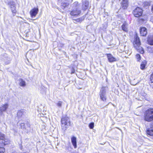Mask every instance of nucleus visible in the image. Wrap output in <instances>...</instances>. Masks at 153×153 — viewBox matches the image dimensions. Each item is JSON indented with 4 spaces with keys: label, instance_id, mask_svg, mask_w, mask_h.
Instances as JSON below:
<instances>
[{
    "label": "nucleus",
    "instance_id": "f257e3e1",
    "mask_svg": "<svg viewBox=\"0 0 153 153\" xmlns=\"http://www.w3.org/2000/svg\"><path fill=\"white\" fill-rule=\"evenodd\" d=\"M143 119L148 122H151L153 120V108L148 109L144 113Z\"/></svg>",
    "mask_w": 153,
    "mask_h": 153
},
{
    "label": "nucleus",
    "instance_id": "f03ea898",
    "mask_svg": "<svg viewBox=\"0 0 153 153\" xmlns=\"http://www.w3.org/2000/svg\"><path fill=\"white\" fill-rule=\"evenodd\" d=\"M134 46L137 50L141 54H143L144 53V51L143 48L140 46V41L139 37H136L135 40L133 43Z\"/></svg>",
    "mask_w": 153,
    "mask_h": 153
},
{
    "label": "nucleus",
    "instance_id": "7ed1b4c3",
    "mask_svg": "<svg viewBox=\"0 0 153 153\" xmlns=\"http://www.w3.org/2000/svg\"><path fill=\"white\" fill-rule=\"evenodd\" d=\"M61 122L62 125H64L65 126L64 128L63 129L65 130L67 129V127L70 126L71 122L69 118L67 116L65 115L63 116L61 120Z\"/></svg>",
    "mask_w": 153,
    "mask_h": 153
},
{
    "label": "nucleus",
    "instance_id": "20e7f679",
    "mask_svg": "<svg viewBox=\"0 0 153 153\" xmlns=\"http://www.w3.org/2000/svg\"><path fill=\"white\" fill-rule=\"evenodd\" d=\"M108 87L107 86L102 87L101 88L100 92L99 94L100 99L104 102L106 100V91Z\"/></svg>",
    "mask_w": 153,
    "mask_h": 153
},
{
    "label": "nucleus",
    "instance_id": "39448f33",
    "mask_svg": "<svg viewBox=\"0 0 153 153\" xmlns=\"http://www.w3.org/2000/svg\"><path fill=\"white\" fill-rule=\"evenodd\" d=\"M71 17H77L79 16L81 13V10L79 8H76L73 9L71 11H69Z\"/></svg>",
    "mask_w": 153,
    "mask_h": 153
},
{
    "label": "nucleus",
    "instance_id": "423d86ee",
    "mask_svg": "<svg viewBox=\"0 0 153 153\" xmlns=\"http://www.w3.org/2000/svg\"><path fill=\"white\" fill-rule=\"evenodd\" d=\"M142 10L139 7H137L133 12V14L134 16L136 17L140 16L142 15Z\"/></svg>",
    "mask_w": 153,
    "mask_h": 153
},
{
    "label": "nucleus",
    "instance_id": "0eeeda50",
    "mask_svg": "<svg viewBox=\"0 0 153 153\" xmlns=\"http://www.w3.org/2000/svg\"><path fill=\"white\" fill-rule=\"evenodd\" d=\"M8 5L9 6L13 16H14L16 12L15 2L10 1L8 2Z\"/></svg>",
    "mask_w": 153,
    "mask_h": 153
},
{
    "label": "nucleus",
    "instance_id": "6e6552de",
    "mask_svg": "<svg viewBox=\"0 0 153 153\" xmlns=\"http://www.w3.org/2000/svg\"><path fill=\"white\" fill-rule=\"evenodd\" d=\"M39 10L38 7H34L30 11V14L31 17H35L38 13Z\"/></svg>",
    "mask_w": 153,
    "mask_h": 153
},
{
    "label": "nucleus",
    "instance_id": "1a4fd4ad",
    "mask_svg": "<svg viewBox=\"0 0 153 153\" xmlns=\"http://www.w3.org/2000/svg\"><path fill=\"white\" fill-rule=\"evenodd\" d=\"M107 56L108 60L110 62H112L117 61V59L114 57L111 54H107Z\"/></svg>",
    "mask_w": 153,
    "mask_h": 153
},
{
    "label": "nucleus",
    "instance_id": "9d476101",
    "mask_svg": "<svg viewBox=\"0 0 153 153\" xmlns=\"http://www.w3.org/2000/svg\"><path fill=\"white\" fill-rule=\"evenodd\" d=\"M8 107V105L7 103L2 105L0 107V113L2 114L3 112L5 111Z\"/></svg>",
    "mask_w": 153,
    "mask_h": 153
},
{
    "label": "nucleus",
    "instance_id": "9b49d317",
    "mask_svg": "<svg viewBox=\"0 0 153 153\" xmlns=\"http://www.w3.org/2000/svg\"><path fill=\"white\" fill-rule=\"evenodd\" d=\"M140 32L141 36H145L147 33V30L146 28L142 27L140 29Z\"/></svg>",
    "mask_w": 153,
    "mask_h": 153
},
{
    "label": "nucleus",
    "instance_id": "f8f14e48",
    "mask_svg": "<svg viewBox=\"0 0 153 153\" xmlns=\"http://www.w3.org/2000/svg\"><path fill=\"white\" fill-rule=\"evenodd\" d=\"M89 7V3L87 1H85L83 2V4L82 6V9L83 10H85L87 9Z\"/></svg>",
    "mask_w": 153,
    "mask_h": 153
},
{
    "label": "nucleus",
    "instance_id": "ddd939ff",
    "mask_svg": "<svg viewBox=\"0 0 153 153\" xmlns=\"http://www.w3.org/2000/svg\"><path fill=\"white\" fill-rule=\"evenodd\" d=\"M146 133L150 136L153 135V127L150 126V128H148L146 130Z\"/></svg>",
    "mask_w": 153,
    "mask_h": 153
},
{
    "label": "nucleus",
    "instance_id": "4468645a",
    "mask_svg": "<svg viewBox=\"0 0 153 153\" xmlns=\"http://www.w3.org/2000/svg\"><path fill=\"white\" fill-rule=\"evenodd\" d=\"M71 141L72 144L74 148H76L77 147L76 138L74 136L72 137L71 138Z\"/></svg>",
    "mask_w": 153,
    "mask_h": 153
},
{
    "label": "nucleus",
    "instance_id": "2eb2a0df",
    "mask_svg": "<svg viewBox=\"0 0 153 153\" xmlns=\"http://www.w3.org/2000/svg\"><path fill=\"white\" fill-rule=\"evenodd\" d=\"M85 17L83 16L79 18L73 19L74 21V22L76 23V22H81L85 19Z\"/></svg>",
    "mask_w": 153,
    "mask_h": 153
},
{
    "label": "nucleus",
    "instance_id": "dca6fc26",
    "mask_svg": "<svg viewBox=\"0 0 153 153\" xmlns=\"http://www.w3.org/2000/svg\"><path fill=\"white\" fill-rule=\"evenodd\" d=\"M128 24L126 22H125L123 23V24L122 26V28L123 30L126 32H128Z\"/></svg>",
    "mask_w": 153,
    "mask_h": 153
},
{
    "label": "nucleus",
    "instance_id": "f3484780",
    "mask_svg": "<svg viewBox=\"0 0 153 153\" xmlns=\"http://www.w3.org/2000/svg\"><path fill=\"white\" fill-rule=\"evenodd\" d=\"M147 41L149 45H153V36L149 37Z\"/></svg>",
    "mask_w": 153,
    "mask_h": 153
},
{
    "label": "nucleus",
    "instance_id": "a211bd4d",
    "mask_svg": "<svg viewBox=\"0 0 153 153\" xmlns=\"http://www.w3.org/2000/svg\"><path fill=\"white\" fill-rule=\"evenodd\" d=\"M146 64V61L145 60H144L141 63L140 65V69L142 70H144L145 68Z\"/></svg>",
    "mask_w": 153,
    "mask_h": 153
},
{
    "label": "nucleus",
    "instance_id": "6ab92c4d",
    "mask_svg": "<svg viewBox=\"0 0 153 153\" xmlns=\"http://www.w3.org/2000/svg\"><path fill=\"white\" fill-rule=\"evenodd\" d=\"M19 85L21 86H25L26 85L25 82L22 79H19Z\"/></svg>",
    "mask_w": 153,
    "mask_h": 153
},
{
    "label": "nucleus",
    "instance_id": "aec40b11",
    "mask_svg": "<svg viewBox=\"0 0 153 153\" xmlns=\"http://www.w3.org/2000/svg\"><path fill=\"white\" fill-rule=\"evenodd\" d=\"M69 3L68 2H62L61 5V8L63 9H64L68 5Z\"/></svg>",
    "mask_w": 153,
    "mask_h": 153
},
{
    "label": "nucleus",
    "instance_id": "412c9836",
    "mask_svg": "<svg viewBox=\"0 0 153 153\" xmlns=\"http://www.w3.org/2000/svg\"><path fill=\"white\" fill-rule=\"evenodd\" d=\"M24 112L23 111H19L17 113V117L19 118H20L24 115Z\"/></svg>",
    "mask_w": 153,
    "mask_h": 153
},
{
    "label": "nucleus",
    "instance_id": "4be33fe9",
    "mask_svg": "<svg viewBox=\"0 0 153 153\" xmlns=\"http://www.w3.org/2000/svg\"><path fill=\"white\" fill-rule=\"evenodd\" d=\"M4 135L2 133L0 132V140H1V141H3V142H4L6 143L5 140H4Z\"/></svg>",
    "mask_w": 153,
    "mask_h": 153
},
{
    "label": "nucleus",
    "instance_id": "5701e85b",
    "mask_svg": "<svg viewBox=\"0 0 153 153\" xmlns=\"http://www.w3.org/2000/svg\"><path fill=\"white\" fill-rule=\"evenodd\" d=\"M72 6L74 7V8H78V2L77 1L75 2L73 4Z\"/></svg>",
    "mask_w": 153,
    "mask_h": 153
},
{
    "label": "nucleus",
    "instance_id": "b1692460",
    "mask_svg": "<svg viewBox=\"0 0 153 153\" xmlns=\"http://www.w3.org/2000/svg\"><path fill=\"white\" fill-rule=\"evenodd\" d=\"M128 4H122V8L124 9H126L128 7Z\"/></svg>",
    "mask_w": 153,
    "mask_h": 153
},
{
    "label": "nucleus",
    "instance_id": "393cba45",
    "mask_svg": "<svg viewBox=\"0 0 153 153\" xmlns=\"http://www.w3.org/2000/svg\"><path fill=\"white\" fill-rule=\"evenodd\" d=\"M62 102L61 101H59L56 103V105L59 107H61L62 105Z\"/></svg>",
    "mask_w": 153,
    "mask_h": 153
},
{
    "label": "nucleus",
    "instance_id": "a878e982",
    "mask_svg": "<svg viewBox=\"0 0 153 153\" xmlns=\"http://www.w3.org/2000/svg\"><path fill=\"white\" fill-rule=\"evenodd\" d=\"M94 123L92 122L90 123L89 124V126L90 128L93 129L94 127Z\"/></svg>",
    "mask_w": 153,
    "mask_h": 153
},
{
    "label": "nucleus",
    "instance_id": "bb28decb",
    "mask_svg": "<svg viewBox=\"0 0 153 153\" xmlns=\"http://www.w3.org/2000/svg\"><path fill=\"white\" fill-rule=\"evenodd\" d=\"M136 57L138 61H139L141 57L140 54H137L136 55Z\"/></svg>",
    "mask_w": 153,
    "mask_h": 153
},
{
    "label": "nucleus",
    "instance_id": "cd10ccee",
    "mask_svg": "<svg viewBox=\"0 0 153 153\" xmlns=\"http://www.w3.org/2000/svg\"><path fill=\"white\" fill-rule=\"evenodd\" d=\"M5 151V149L4 147H0V153H4Z\"/></svg>",
    "mask_w": 153,
    "mask_h": 153
},
{
    "label": "nucleus",
    "instance_id": "c85d7f7f",
    "mask_svg": "<svg viewBox=\"0 0 153 153\" xmlns=\"http://www.w3.org/2000/svg\"><path fill=\"white\" fill-rule=\"evenodd\" d=\"M21 128L23 129H25V123H20Z\"/></svg>",
    "mask_w": 153,
    "mask_h": 153
},
{
    "label": "nucleus",
    "instance_id": "c756f323",
    "mask_svg": "<svg viewBox=\"0 0 153 153\" xmlns=\"http://www.w3.org/2000/svg\"><path fill=\"white\" fill-rule=\"evenodd\" d=\"M7 144V143H5V142L3 141H0V146H4Z\"/></svg>",
    "mask_w": 153,
    "mask_h": 153
},
{
    "label": "nucleus",
    "instance_id": "7c9ffc66",
    "mask_svg": "<svg viewBox=\"0 0 153 153\" xmlns=\"http://www.w3.org/2000/svg\"><path fill=\"white\" fill-rule=\"evenodd\" d=\"M150 80L153 83V72L151 74L150 76Z\"/></svg>",
    "mask_w": 153,
    "mask_h": 153
},
{
    "label": "nucleus",
    "instance_id": "2f4dec72",
    "mask_svg": "<svg viewBox=\"0 0 153 153\" xmlns=\"http://www.w3.org/2000/svg\"><path fill=\"white\" fill-rule=\"evenodd\" d=\"M128 4V0L123 1L122 4Z\"/></svg>",
    "mask_w": 153,
    "mask_h": 153
},
{
    "label": "nucleus",
    "instance_id": "473e14b6",
    "mask_svg": "<svg viewBox=\"0 0 153 153\" xmlns=\"http://www.w3.org/2000/svg\"><path fill=\"white\" fill-rule=\"evenodd\" d=\"M75 72L74 69L73 68L71 71V74H73Z\"/></svg>",
    "mask_w": 153,
    "mask_h": 153
},
{
    "label": "nucleus",
    "instance_id": "72a5a7b5",
    "mask_svg": "<svg viewBox=\"0 0 153 153\" xmlns=\"http://www.w3.org/2000/svg\"><path fill=\"white\" fill-rule=\"evenodd\" d=\"M151 47H150V48H148V50H149V51L150 52H153V50H152L151 51H149V49H151Z\"/></svg>",
    "mask_w": 153,
    "mask_h": 153
},
{
    "label": "nucleus",
    "instance_id": "f704fd0d",
    "mask_svg": "<svg viewBox=\"0 0 153 153\" xmlns=\"http://www.w3.org/2000/svg\"><path fill=\"white\" fill-rule=\"evenodd\" d=\"M152 121L153 122L150 124V126L153 127V120Z\"/></svg>",
    "mask_w": 153,
    "mask_h": 153
},
{
    "label": "nucleus",
    "instance_id": "c9c22d12",
    "mask_svg": "<svg viewBox=\"0 0 153 153\" xmlns=\"http://www.w3.org/2000/svg\"><path fill=\"white\" fill-rule=\"evenodd\" d=\"M27 126L28 127H30V125L29 123H27Z\"/></svg>",
    "mask_w": 153,
    "mask_h": 153
},
{
    "label": "nucleus",
    "instance_id": "e433bc0d",
    "mask_svg": "<svg viewBox=\"0 0 153 153\" xmlns=\"http://www.w3.org/2000/svg\"><path fill=\"white\" fill-rule=\"evenodd\" d=\"M19 148H20V149H21V150H22V145L20 146Z\"/></svg>",
    "mask_w": 153,
    "mask_h": 153
},
{
    "label": "nucleus",
    "instance_id": "4c0bfd02",
    "mask_svg": "<svg viewBox=\"0 0 153 153\" xmlns=\"http://www.w3.org/2000/svg\"><path fill=\"white\" fill-rule=\"evenodd\" d=\"M12 153H16L15 152H12Z\"/></svg>",
    "mask_w": 153,
    "mask_h": 153
}]
</instances>
